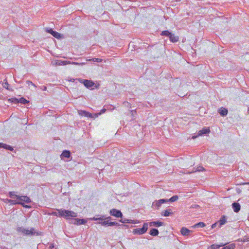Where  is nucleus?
<instances>
[{"instance_id":"nucleus-1","label":"nucleus","mask_w":249,"mask_h":249,"mask_svg":"<svg viewBox=\"0 0 249 249\" xmlns=\"http://www.w3.org/2000/svg\"><path fill=\"white\" fill-rule=\"evenodd\" d=\"M56 211L58 212L59 217H63L67 219H70L71 217H76L77 216V213L71 211L63 209H56Z\"/></svg>"},{"instance_id":"nucleus-2","label":"nucleus","mask_w":249,"mask_h":249,"mask_svg":"<svg viewBox=\"0 0 249 249\" xmlns=\"http://www.w3.org/2000/svg\"><path fill=\"white\" fill-rule=\"evenodd\" d=\"M148 224L144 223L142 228H138L134 229L133 233L134 234L141 235L145 233L148 229Z\"/></svg>"},{"instance_id":"nucleus-3","label":"nucleus","mask_w":249,"mask_h":249,"mask_svg":"<svg viewBox=\"0 0 249 249\" xmlns=\"http://www.w3.org/2000/svg\"><path fill=\"white\" fill-rule=\"evenodd\" d=\"M87 88L90 89L95 86V83L91 80L87 79H80L79 80Z\"/></svg>"},{"instance_id":"nucleus-4","label":"nucleus","mask_w":249,"mask_h":249,"mask_svg":"<svg viewBox=\"0 0 249 249\" xmlns=\"http://www.w3.org/2000/svg\"><path fill=\"white\" fill-rule=\"evenodd\" d=\"M109 213L111 215L115 216L117 218H122L123 216V214L121 211L116 209H112L110 210Z\"/></svg>"},{"instance_id":"nucleus-5","label":"nucleus","mask_w":249,"mask_h":249,"mask_svg":"<svg viewBox=\"0 0 249 249\" xmlns=\"http://www.w3.org/2000/svg\"><path fill=\"white\" fill-rule=\"evenodd\" d=\"M111 219V217L110 216L106 217L104 215H96L93 218H90L91 220L95 221H103L104 220H108V221H109Z\"/></svg>"},{"instance_id":"nucleus-6","label":"nucleus","mask_w":249,"mask_h":249,"mask_svg":"<svg viewBox=\"0 0 249 249\" xmlns=\"http://www.w3.org/2000/svg\"><path fill=\"white\" fill-rule=\"evenodd\" d=\"M167 202V200L166 199H160L159 200H155L153 202L152 206L156 207L157 209H159L161 205L163 203Z\"/></svg>"},{"instance_id":"nucleus-7","label":"nucleus","mask_w":249,"mask_h":249,"mask_svg":"<svg viewBox=\"0 0 249 249\" xmlns=\"http://www.w3.org/2000/svg\"><path fill=\"white\" fill-rule=\"evenodd\" d=\"M148 225L150 227L154 226L156 227H159L165 225V223L160 221H156L150 222L149 223Z\"/></svg>"},{"instance_id":"nucleus-8","label":"nucleus","mask_w":249,"mask_h":249,"mask_svg":"<svg viewBox=\"0 0 249 249\" xmlns=\"http://www.w3.org/2000/svg\"><path fill=\"white\" fill-rule=\"evenodd\" d=\"M12 100H13V101L15 103H20L21 104H24V105L26 104H27L29 102V101L26 100L24 97H21L19 99H17L16 98H13Z\"/></svg>"},{"instance_id":"nucleus-9","label":"nucleus","mask_w":249,"mask_h":249,"mask_svg":"<svg viewBox=\"0 0 249 249\" xmlns=\"http://www.w3.org/2000/svg\"><path fill=\"white\" fill-rule=\"evenodd\" d=\"M18 200L20 201V202H24L26 203H29L31 202V199L26 196H21L18 197Z\"/></svg>"},{"instance_id":"nucleus-10","label":"nucleus","mask_w":249,"mask_h":249,"mask_svg":"<svg viewBox=\"0 0 249 249\" xmlns=\"http://www.w3.org/2000/svg\"><path fill=\"white\" fill-rule=\"evenodd\" d=\"M73 221H74L73 223L75 225H81L83 224H85L87 222V220L85 219H78V218H75L73 219Z\"/></svg>"},{"instance_id":"nucleus-11","label":"nucleus","mask_w":249,"mask_h":249,"mask_svg":"<svg viewBox=\"0 0 249 249\" xmlns=\"http://www.w3.org/2000/svg\"><path fill=\"white\" fill-rule=\"evenodd\" d=\"M35 234L36 235H39L37 232L35 231V229L34 228H31L30 230L26 229L25 235H34Z\"/></svg>"},{"instance_id":"nucleus-12","label":"nucleus","mask_w":249,"mask_h":249,"mask_svg":"<svg viewBox=\"0 0 249 249\" xmlns=\"http://www.w3.org/2000/svg\"><path fill=\"white\" fill-rule=\"evenodd\" d=\"M71 156V153L69 150H64L62 154L60 155L61 159H63V158H69Z\"/></svg>"},{"instance_id":"nucleus-13","label":"nucleus","mask_w":249,"mask_h":249,"mask_svg":"<svg viewBox=\"0 0 249 249\" xmlns=\"http://www.w3.org/2000/svg\"><path fill=\"white\" fill-rule=\"evenodd\" d=\"M232 208L235 213H238L241 208V206L239 203L237 202H234L232 204Z\"/></svg>"},{"instance_id":"nucleus-14","label":"nucleus","mask_w":249,"mask_h":249,"mask_svg":"<svg viewBox=\"0 0 249 249\" xmlns=\"http://www.w3.org/2000/svg\"><path fill=\"white\" fill-rule=\"evenodd\" d=\"M218 222L219 223L218 228H220L222 225L225 224L227 223L226 216L225 215H222Z\"/></svg>"},{"instance_id":"nucleus-15","label":"nucleus","mask_w":249,"mask_h":249,"mask_svg":"<svg viewBox=\"0 0 249 249\" xmlns=\"http://www.w3.org/2000/svg\"><path fill=\"white\" fill-rule=\"evenodd\" d=\"M218 113L223 117L226 116L228 112V109L224 107H221L218 109Z\"/></svg>"},{"instance_id":"nucleus-16","label":"nucleus","mask_w":249,"mask_h":249,"mask_svg":"<svg viewBox=\"0 0 249 249\" xmlns=\"http://www.w3.org/2000/svg\"><path fill=\"white\" fill-rule=\"evenodd\" d=\"M180 232L182 235L186 236L189 235L190 233L192 232V231L185 227H182L181 229Z\"/></svg>"},{"instance_id":"nucleus-17","label":"nucleus","mask_w":249,"mask_h":249,"mask_svg":"<svg viewBox=\"0 0 249 249\" xmlns=\"http://www.w3.org/2000/svg\"><path fill=\"white\" fill-rule=\"evenodd\" d=\"M210 130L209 128L204 127L202 130H200L198 132V136H202L204 134H207L209 133Z\"/></svg>"},{"instance_id":"nucleus-18","label":"nucleus","mask_w":249,"mask_h":249,"mask_svg":"<svg viewBox=\"0 0 249 249\" xmlns=\"http://www.w3.org/2000/svg\"><path fill=\"white\" fill-rule=\"evenodd\" d=\"M0 148H3L10 151H13L14 150L13 147L11 145L1 142H0Z\"/></svg>"},{"instance_id":"nucleus-19","label":"nucleus","mask_w":249,"mask_h":249,"mask_svg":"<svg viewBox=\"0 0 249 249\" xmlns=\"http://www.w3.org/2000/svg\"><path fill=\"white\" fill-rule=\"evenodd\" d=\"M170 41L172 42L175 43L178 41V37L176 36L174 34L171 33L169 36Z\"/></svg>"},{"instance_id":"nucleus-20","label":"nucleus","mask_w":249,"mask_h":249,"mask_svg":"<svg viewBox=\"0 0 249 249\" xmlns=\"http://www.w3.org/2000/svg\"><path fill=\"white\" fill-rule=\"evenodd\" d=\"M172 213H173L172 212L171 209H167L165 211L162 212L161 214L162 216L166 217L171 215Z\"/></svg>"},{"instance_id":"nucleus-21","label":"nucleus","mask_w":249,"mask_h":249,"mask_svg":"<svg viewBox=\"0 0 249 249\" xmlns=\"http://www.w3.org/2000/svg\"><path fill=\"white\" fill-rule=\"evenodd\" d=\"M159 233V231L158 229L155 228H152L150 230L149 234L153 236H157Z\"/></svg>"},{"instance_id":"nucleus-22","label":"nucleus","mask_w":249,"mask_h":249,"mask_svg":"<svg viewBox=\"0 0 249 249\" xmlns=\"http://www.w3.org/2000/svg\"><path fill=\"white\" fill-rule=\"evenodd\" d=\"M205 226H206V225L204 222H198V223L195 224L193 226V227L194 228H203V227H204Z\"/></svg>"},{"instance_id":"nucleus-23","label":"nucleus","mask_w":249,"mask_h":249,"mask_svg":"<svg viewBox=\"0 0 249 249\" xmlns=\"http://www.w3.org/2000/svg\"><path fill=\"white\" fill-rule=\"evenodd\" d=\"M121 226L122 227H125L126 228H128V226L126 225H120L119 223L116 222H110V226Z\"/></svg>"},{"instance_id":"nucleus-24","label":"nucleus","mask_w":249,"mask_h":249,"mask_svg":"<svg viewBox=\"0 0 249 249\" xmlns=\"http://www.w3.org/2000/svg\"><path fill=\"white\" fill-rule=\"evenodd\" d=\"M110 221L108 220H104L103 221H101L100 222H98L97 223L101 225L102 226H110Z\"/></svg>"},{"instance_id":"nucleus-25","label":"nucleus","mask_w":249,"mask_h":249,"mask_svg":"<svg viewBox=\"0 0 249 249\" xmlns=\"http://www.w3.org/2000/svg\"><path fill=\"white\" fill-rule=\"evenodd\" d=\"M19 196H18V195H17L16 194V192H9V196L12 198H16L17 199H18V197Z\"/></svg>"},{"instance_id":"nucleus-26","label":"nucleus","mask_w":249,"mask_h":249,"mask_svg":"<svg viewBox=\"0 0 249 249\" xmlns=\"http://www.w3.org/2000/svg\"><path fill=\"white\" fill-rule=\"evenodd\" d=\"M171 33H172L169 32V31L165 30V31H162L160 33V35L162 36H168V37H169V36L171 35Z\"/></svg>"},{"instance_id":"nucleus-27","label":"nucleus","mask_w":249,"mask_h":249,"mask_svg":"<svg viewBox=\"0 0 249 249\" xmlns=\"http://www.w3.org/2000/svg\"><path fill=\"white\" fill-rule=\"evenodd\" d=\"M178 198V197L177 195H175L172 196L170 199H167V202H173L177 201Z\"/></svg>"},{"instance_id":"nucleus-28","label":"nucleus","mask_w":249,"mask_h":249,"mask_svg":"<svg viewBox=\"0 0 249 249\" xmlns=\"http://www.w3.org/2000/svg\"><path fill=\"white\" fill-rule=\"evenodd\" d=\"M225 244H221L220 245L213 244L211 246V249H218L221 247L225 246Z\"/></svg>"},{"instance_id":"nucleus-29","label":"nucleus","mask_w":249,"mask_h":249,"mask_svg":"<svg viewBox=\"0 0 249 249\" xmlns=\"http://www.w3.org/2000/svg\"><path fill=\"white\" fill-rule=\"evenodd\" d=\"M51 35L57 39H60L61 36L60 33L55 31Z\"/></svg>"},{"instance_id":"nucleus-30","label":"nucleus","mask_w":249,"mask_h":249,"mask_svg":"<svg viewBox=\"0 0 249 249\" xmlns=\"http://www.w3.org/2000/svg\"><path fill=\"white\" fill-rule=\"evenodd\" d=\"M204 170H205V169L203 167H202L201 166H199L197 168V169L196 170L193 171L191 172H189V173H194V172H196L203 171Z\"/></svg>"},{"instance_id":"nucleus-31","label":"nucleus","mask_w":249,"mask_h":249,"mask_svg":"<svg viewBox=\"0 0 249 249\" xmlns=\"http://www.w3.org/2000/svg\"><path fill=\"white\" fill-rule=\"evenodd\" d=\"M17 231L18 232H21V233H23L24 234H25L26 229H25L22 227H18L17 228Z\"/></svg>"},{"instance_id":"nucleus-32","label":"nucleus","mask_w":249,"mask_h":249,"mask_svg":"<svg viewBox=\"0 0 249 249\" xmlns=\"http://www.w3.org/2000/svg\"><path fill=\"white\" fill-rule=\"evenodd\" d=\"M235 246L234 244H230L228 246H226L223 247L221 249H234Z\"/></svg>"},{"instance_id":"nucleus-33","label":"nucleus","mask_w":249,"mask_h":249,"mask_svg":"<svg viewBox=\"0 0 249 249\" xmlns=\"http://www.w3.org/2000/svg\"><path fill=\"white\" fill-rule=\"evenodd\" d=\"M3 87L7 89H9V84L6 80V79H5L4 80V82L2 84Z\"/></svg>"},{"instance_id":"nucleus-34","label":"nucleus","mask_w":249,"mask_h":249,"mask_svg":"<svg viewBox=\"0 0 249 249\" xmlns=\"http://www.w3.org/2000/svg\"><path fill=\"white\" fill-rule=\"evenodd\" d=\"M8 201L9 203L12 205L20 204V203L21 202L12 199H8Z\"/></svg>"},{"instance_id":"nucleus-35","label":"nucleus","mask_w":249,"mask_h":249,"mask_svg":"<svg viewBox=\"0 0 249 249\" xmlns=\"http://www.w3.org/2000/svg\"><path fill=\"white\" fill-rule=\"evenodd\" d=\"M87 112H88V111H86L85 110H79L78 111V113L80 115H81L82 116H85V117L87 116Z\"/></svg>"},{"instance_id":"nucleus-36","label":"nucleus","mask_w":249,"mask_h":249,"mask_svg":"<svg viewBox=\"0 0 249 249\" xmlns=\"http://www.w3.org/2000/svg\"><path fill=\"white\" fill-rule=\"evenodd\" d=\"M120 221L123 223H130V222H131V219H128L126 218H122L120 220Z\"/></svg>"},{"instance_id":"nucleus-37","label":"nucleus","mask_w":249,"mask_h":249,"mask_svg":"<svg viewBox=\"0 0 249 249\" xmlns=\"http://www.w3.org/2000/svg\"><path fill=\"white\" fill-rule=\"evenodd\" d=\"M47 214H48V215H54V216H59L58 212L57 213L56 212H52V213H48Z\"/></svg>"},{"instance_id":"nucleus-38","label":"nucleus","mask_w":249,"mask_h":249,"mask_svg":"<svg viewBox=\"0 0 249 249\" xmlns=\"http://www.w3.org/2000/svg\"><path fill=\"white\" fill-rule=\"evenodd\" d=\"M106 109L105 108H103L101 110L100 112H99L98 113L95 114V115L96 116V117H98L99 115H100L102 114L105 113L106 112Z\"/></svg>"},{"instance_id":"nucleus-39","label":"nucleus","mask_w":249,"mask_h":249,"mask_svg":"<svg viewBox=\"0 0 249 249\" xmlns=\"http://www.w3.org/2000/svg\"><path fill=\"white\" fill-rule=\"evenodd\" d=\"M26 83L28 85V86H30V85H31L33 86H34L35 88H36V85L34 84L32 81H31L30 80L26 81Z\"/></svg>"},{"instance_id":"nucleus-40","label":"nucleus","mask_w":249,"mask_h":249,"mask_svg":"<svg viewBox=\"0 0 249 249\" xmlns=\"http://www.w3.org/2000/svg\"><path fill=\"white\" fill-rule=\"evenodd\" d=\"M20 205H21L22 207L25 208H30L31 207L30 206L25 205L24 203L21 202L20 203Z\"/></svg>"},{"instance_id":"nucleus-41","label":"nucleus","mask_w":249,"mask_h":249,"mask_svg":"<svg viewBox=\"0 0 249 249\" xmlns=\"http://www.w3.org/2000/svg\"><path fill=\"white\" fill-rule=\"evenodd\" d=\"M93 61L97 62H101L102 61V59L101 58H94L92 59Z\"/></svg>"},{"instance_id":"nucleus-42","label":"nucleus","mask_w":249,"mask_h":249,"mask_svg":"<svg viewBox=\"0 0 249 249\" xmlns=\"http://www.w3.org/2000/svg\"><path fill=\"white\" fill-rule=\"evenodd\" d=\"M46 31L47 32V33H50V34H52L53 33V32L54 31H53L52 29L51 28H47L46 29Z\"/></svg>"},{"instance_id":"nucleus-43","label":"nucleus","mask_w":249,"mask_h":249,"mask_svg":"<svg viewBox=\"0 0 249 249\" xmlns=\"http://www.w3.org/2000/svg\"><path fill=\"white\" fill-rule=\"evenodd\" d=\"M139 223V221L138 220H131V222H130V224H137Z\"/></svg>"},{"instance_id":"nucleus-44","label":"nucleus","mask_w":249,"mask_h":249,"mask_svg":"<svg viewBox=\"0 0 249 249\" xmlns=\"http://www.w3.org/2000/svg\"><path fill=\"white\" fill-rule=\"evenodd\" d=\"M219 225L218 222H215L214 224H212L211 227L212 229H213V228H215L217 226V225Z\"/></svg>"},{"instance_id":"nucleus-45","label":"nucleus","mask_w":249,"mask_h":249,"mask_svg":"<svg viewBox=\"0 0 249 249\" xmlns=\"http://www.w3.org/2000/svg\"><path fill=\"white\" fill-rule=\"evenodd\" d=\"M87 117H89V118H92V115L91 113H89V112H87Z\"/></svg>"},{"instance_id":"nucleus-46","label":"nucleus","mask_w":249,"mask_h":249,"mask_svg":"<svg viewBox=\"0 0 249 249\" xmlns=\"http://www.w3.org/2000/svg\"><path fill=\"white\" fill-rule=\"evenodd\" d=\"M54 248V245L53 244H51L50 246H49V249H53V248Z\"/></svg>"},{"instance_id":"nucleus-47","label":"nucleus","mask_w":249,"mask_h":249,"mask_svg":"<svg viewBox=\"0 0 249 249\" xmlns=\"http://www.w3.org/2000/svg\"><path fill=\"white\" fill-rule=\"evenodd\" d=\"M247 241H249V237L246 239Z\"/></svg>"},{"instance_id":"nucleus-48","label":"nucleus","mask_w":249,"mask_h":249,"mask_svg":"<svg viewBox=\"0 0 249 249\" xmlns=\"http://www.w3.org/2000/svg\"><path fill=\"white\" fill-rule=\"evenodd\" d=\"M245 184H249V182L245 183Z\"/></svg>"},{"instance_id":"nucleus-49","label":"nucleus","mask_w":249,"mask_h":249,"mask_svg":"<svg viewBox=\"0 0 249 249\" xmlns=\"http://www.w3.org/2000/svg\"><path fill=\"white\" fill-rule=\"evenodd\" d=\"M46 87H44V90H45V89H46Z\"/></svg>"}]
</instances>
